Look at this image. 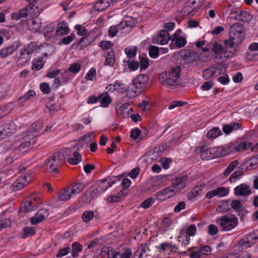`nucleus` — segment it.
I'll use <instances>...</instances> for the list:
<instances>
[{
    "label": "nucleus",
    "instance_id": "f257e3e1",
    "mask_svg": "<svg viewBox=\"0 0 258 258\" xmlns=\"http://www.w3.org/2000/svg\"><path fill=\"white\" fill-rule=\"evenodd\" d=\"M181 77V68L177 66L172 68L170 71L159 74V82L164 86L177 85Z\"/></svg>",
    "mask_w": 258,
    "mask_h": 258
},
{
    "label": "nucleus",
    "instance_id": "f03ea898",
    "mask_svg": "<svg viewBox=\"0 0 258 258\" xmlns=\"http://www.w3.org/2000/svg\"><path fill=\"white\" fill-rule=\"evenodd\" d=\"M37 48V44L34 42H31L22 48L20 50V56L17 61V66L22 67L29 62L32 58L33 52Z\"/></svg>",
    "mask_w": 258,
    "mask_h": 258
},
{
    "label": "nucleus",
    "instance_id": "7ed1b4c3",
    "mask_svg": "<svg viewBox=\"0 0 258 258\" xmlns=\"http://www.w3.org/2000/svg\"><path fill=\"white\" fill-rule=\"evenodd\" d=\"M217 222L223 231H228L236 227L238 223V219L234 215L228 214L219 217Z\"/></svg>",
    "mask_w": 258,
    "mask_h": 258
},
{
    "label": "nucleus",
    "instance_id": "20e7f679",
    "mask_svg": "<svg viewBox=\"0 0 258 258\" xmlns=\"http://www.w3.org/2000/svg\"><path fill=\"white\" fill-rule=\"evenodd\" d=\"M132 254L130 248H126L122 253H119L109 247H103L101 252L103 258H130Z\"/></svg>",
    "mask_w": 258,
    "mask_h": 258
},
{
    "label": "nucleus",
    "instance_id": "39448f33",
    "mask_svg": "<svg viewBox=\"0 0 258 258\" xmlns=\"http://www.w3.org/2000/svg\"><path fill=\"white\" fill-rule=\"evenodd\" d=\"M148 76L143 74L138 75L133 80L131 90L135 95H138L143 91L148 84Z\"/></svg>",
    "mask_w": 258,
    "mask_h": 258
},
{
    "label": "nucleus",
    "instance_id": "423d86ee",
    "mask_svg": "<svg viewBox=\"0 0 258 258\" xmlns=\"http://www.w3.org/2000/svg\"><path fill=\"white\" fill-rule=\"evenodd\" d=\"M246 30L244 25L236 22L232 24L229 28V35L231 39H236L237 43H240L244 39Z\"/></svg>",
    "mask_w": 258,
    "mask_h": 258
},
{
    "label": "nucleus",
    "instance_id": "0eeeda50",
    "mask_svg": "<svg viewBox=\"0 0 258 258\" xmlns=\"http://www.w3.org/2000/svg\"><path fill=\"white\" fill-rule=\"evenodd\" d=\"M257 238L256 234L254 233H250L245 235L234 246V250L242 251L244 248H248L255 243Z\"/></svg>",
    "mask_w": 258,
    "mask_h": 258
},
{
    "label": "nucleus",
    "instance_id": "6e6552de",
    "mask_svg": "<svg viewBox=\"0 0 258 258\" xmlns=\"http://www.w3.org/2000/svg\"><path fill=\"white\" fill-rule=\"evenodd\" d=\"M41 204L40 197L36 194H33L21 205V210L27 213L30 212L35 210Z\"/></svg>",
    "mask_w": 258,
    "mask_h": 258
},
{
    "label": "nucleus",
    "instance_id": "1a4fd4ad",
    "mask_svg": "<svg viewBox=\"0 0 258 258\" xmlns=\"http://www.w3.org/2000/svg\"><path fill=\"white\" fill-rule=\"evenodd\" d=\"M202 2L199 0H188L181 10L184 16L192 17L197 12L202 5Z\"/></svg>",
    "mask_w": 258,
    "mask_h": 258
},
{
    "label": "nucleus",
    "instance_id": "9d476101",
    "mask_svg": "<svg viewBox=\"0 0 258 258\" xmlns=\"http://www.w3.org/2000/svg\"><path fill=\"white\" fill-rule=\"evenodd\" d=\"M36 139L34 134H28L23 138L21 145L16 149V152L22 154L29 150L32 146L35 144Z\"/></svg>",
    "mask_w": 258,
    "mask_h": 258
},
{
    "label": "nucleus",
    "instance_id": "9b49d317",
    "mask_svg": "<svg viewBox=\"0 0 258 258\" xmlns=\"http://www.w3.org/2000/svg\"><path fill=\"white\" fill-rule=\"evenodd\" d=\"M181 32V30L179 29L171 36L170 46L171 49L180 48L186 44V39L184 37L180 35Z\"/></svg>",
    "mask_w": 258,
    "mask_h": 258
},
{
    "label": "nucleus",
    "instance_id": "f8f14e48",
    "mask_svg": "<svg viewBox=\"0 0 258 258\" xmlns=\"http://www.w3.org/2000/svg\"><path fill=\"white\" fill-rule=\"evenodd\" d=\"M31 181L32 177L30 173L21 175L13 183L12 189L14 191L19 190L27 186Z\"/></svg>",
    "mask_w": 258,
    "mask_h": 258
},
{
    "label": "nucleus",
    "instance_id": "ddd939ff",
    "mask_svg": "<svg viewBox=\"0 0 258 258\" xmlns=\"http://www.w3.org/2000/svg\"><path fill=\"white\" fill-rule=\"evenodd\" d=\"M60 166V160L55 156H53L51 158L46 160L44 168L49 172L57 173L58 172V168Z\"/></svg>",
    "mask_w": 258,
    "mask_h": 258
},
{
    "label": "nucleus",
    "instance_id": "4468645a",
    "mask_svg": "<svg viewBox=\"0 0 258 258\" xmlns=\"http://www.w3.org/2000/svg\"><path fill=\"white\" fill-rule=\"evenodd\" d=\"M212 51L214 52L217 55V57H220L222 58L223 61H225L229 57V55H226L227 53V50L225 49L222 44H219L217 42L214 43L211 48ZM230 56H232L234 55V53L230 51Z\"/></svg>",
    "mask_w": 258,
    "mask_h": 258
},
{
    "label": "nucleus",
    "instance_id": "2eb2a0df",
    "mask_svg": "<svg viewBox=\"0 0 258 258\" xmlns=\"http://www.w3.org/2000/svg\"><path fill=\"white\" fill-rule=\"evenodd\" d=\"M2 128L0 130V139H4L7 137L12 136L16 131V126L12 121H8L3 124Z\"/></svg>",
    "mask_w": 258,
    "mask_h": 258
},
{
    "label": "nucleus",
    "instance_id": "dca6fc26",
    "mask_svg": "<svg viewBox=\"0 0 258 258\" xmlns=\"http://www.w3.org/2000/svg\"><path fill=\"white\" fill-rule=\"evenodd\" d=\"M177 194L175 188L171 186L165 188L157 192L155 197L156 199L160 201H164L166 199H169Z\"/></svg>",
    "mask_w": 258,
    "mask_h": 258
},
{
    "label": "nucleus",
    "instance_id": "f3484780",
    "mask_svg": "<svg viewBox=\"0 0 258 258\" xmlns=\"http://www.w3.org/2000/svg\"><path fill=\"white\" fill-rule=\"evenodd\" d=\"M187 180L188 176L187 175H180L172 180V185L178 193L186 187Z\"/></svg>",
    "mask_w": 258,
    "mask_h": 258
},
{
    "label": "nucleus",
    "instance_id": "a211bd4d",
    "mask_svg": "<svg viewBox=\"0 0 258 258\" xmlns=\"http://www.w3.org/2000/svg\"><path fill=\"white\" fill-rule=\"evenodd\" d=\"M20 42L16 41H14L9 46L3 48L0 50V56L2 58L7 57L16 51L20 47Z\"/></svg>",
    "mask_w": 258,
    "mask_h": 258
},
{
    "label": "nucleus",
    "instance_id": "6ab92c4d",
    "mask_svg": "<svg viewBox=\"0 0 258 258\" xmlns=\"http://www.w3.org/2000/svg\"><path fill=\"white\" fill-rule=\"evenodd\" d=\"M114 183V181L112 180L110 178H105L99 181L97 187L96 189H92V191L95 192V190H96L99 192H103Z\"/></svg>",
    "mask_w": 258,
    "mask_h": 258
},
{
    "label": "nucleus",
    "instance_id": "aec40b11",
    "mask_svg": "<svg viewBox=\"0 0 258 258\" xmlns=\"http://www.w3.org/2000/svg\"><path fill=\"white\" fill-rule=\"evenodd\" d=\"M197 154H200L203 160L213 159L211 148H208L206 145H203L197 148L195 150Z\"/></svg>",
    "mask_w": 258,
    "mask_h": 258
},
{
    "label": "nucleus",
    "instance_id": "412c9836",
    "mask_svg": "<svg viewBox=\"0 0 258 258\" xmlns=\"http://www.w3.org/2000/svg\"><path fill=\"white\" fill-rule=\"evenodd\" d=\"M49 212L45 209H42L38 211L35 216L31 218V222L32 224H36L43 221L48 216Z\"/></svg>",
    "mask_w": 258,
    "mask_h": 258
},
{
    "label": "nucleus",
    "instance_id": "4be33fe9",
    "mask_svg": "<svg viewBox=\"0 0 258 258\" xmlns=\"http://www.w3.org/2000/svg\"><path fill=\"white\" fill-rule=\"evenodd\" d=\"M181 57L185 63H190L197 60L199 56L196 52L185 50L181 52Z\"/></svg>",
    "mask_w": 258,
    "mask_h": 258
},
{
    "label": "nucleus",
    "instance_id": "5701e85b",
    "mask_svg": "<svg viewBox=\"0 0 258 258\" xmlns=\"http://www.w3.org/2000/svg\"><path fill=\"white\" fill-rule=\"evenodd\" d=\"M171 39V36L167 30H163L160 31L159 35L154 39L157 44L165 45Z\"/></svg>",
    "mask_w": 258,
    "mask_h": 258
},
{
    "label": "nucleus",
    "instance_id": "b1692460",
    "mask_svg": "<svg viewBox=\"0 0 258 258\" xmlns=\"http://www.w3.org/2000/svg\"><path fill=\"white\" fill-rule=\"evenodd\" d=\"M234 190V194L239 196L245 197L248 196L251 193L249 186L243 183L237 186Z\"/></svg>",
    "mask_w": 258,
    "mask_h": 258
},
{
    "label": "nucleus",
    "instance_id": "393cba45",
    "mask_svg": "<svg viewBox=\"0 0 258 258\" xmlns=\"http://www.w3.org/2000/svg\"><path fill=\"white\" fill-rule=\"evenodd\" d=\"M117 0H99L94 5L95 9L98 12H101L109 7L111 4Z\"/></svg>",
    "mask_w": 258,
    "mask_h": 258
},
{
    "label": "nucleus",
    "instance_id": "a878e982",
    "mask_svg": "<svg viewBox=\"0 0 258 258\" xmlns=\"http://www.w3.org/2000/svg\"><path fill=\"white\" fill-rule=\"evenodd\" d=\"M28 3V7L31 12V17H37L40 13V9L37 6V0H26Z\"/></svg>",
    "mask_w": 258,
    "mask_h": 258
},
{
    "label": "nucleus",
    "instance_id": "bb28decb",
    "mask_svg": "<svg viewBox=\"0 0 258 258\" xmlns=\"http://www.w3.org/2000/svg\"><path fill=\"white\" fill-rule=\"evenodd\" d=\"M234 14L237 15L235 19L243 22H249L252 19V16L246 11H237L234 12Z\"/></svg>",
    "mask_w": 258,
    "mask_h": 258
},
{
    "label": "nucleus",
    "instance_id": "cd10ccee",
    "mask_svg": "<svg viewBox=\"0 0 258 258\" xmlns=\"http://www.w3.org/2000/svg\"><path fill=\"white\" fill-rule=\"evenodd\" d=\"M149 251V248L146 243L142 244L134 253V256H139V258H146Z\"/></svg>",
    "mask_w": 258,
    "mask_h": 258
},
{
    "label": "nucleus",
    "instance_id": "c85d7f7f",
    "mask_svg": "<svg viewBox=\"0 0 258 258\" xmlns=\"http://www.w3.org/2000/svg\"><path fill=\"white\" fill-rule=\"evenodd\" d=\"M69 33V29L66 22L63 21L58 23L57 25V29L55 34L57 36L66 35Z\"/></svg>",
    "mask_w": 258,
    "mask_h": 258
},
{
    "label": "nucleus",
    "instance_id": "c756f323",
    "mask_svg": "<svg viewBox=\"0 0 258 258\" xmlns=\"http://www.w3.org/2000/svg\"><path fill=\"white\" fill-rule=\"evenodd\" d=\"M99 101L100 102L101 106L107 107L111 103V98L107 92H104L99 95Z\"/></svg>",
    "mask_w": 258,
    "mask_h": 258
},
{
    "label": "nucleus",
    "instance_id": "7c9ffc66",
    "mask_svg": "<svg viewBox=\"0 0 258 258\" xmlns=\"http://www.w3.org/2000/svg\"><path fill=\"white\" fill-rule=\"evenodd\" d=\"M70 187L64 188L58 193V198L60 201H68L71 198Z\"/></svg>",
    "mask_w": 258,
    "mask_h": 258
},
{
    "label": "nucleus",
    "instance_id": "2f4dec72",
    "mask_svg": "<svg viewBox=\"0 0 258 258\" xmlns=\"http://www.w3.org/2000/svg\"><path fill=\"white\" fill-rule=\"evenodd\" d=\"M105 57L106 58L105 65H108L112 67L115 63V55L112 49L105 52Z\"/></svg>",
    "mask_w": 258,
    "mask_h": 258
},
{
    "label": "nucleus",
    "instance_id": "473e14b6",
    "mask_svg": "<svg viewBox=\"0 0 258 258\" xmlns=\"http://www.w3.org/2000/svg\"><path fill=\"white\" fill-rule=\"evenodd\" d=\"M27 24L29 29L34 32L38 31L41 26L40 23L35 19H30L27 20Z\"/></svg>",
    "mask_w": 258,
    "mask_h": 258
},
{
    "label": "nucleus",
    "instance_id": "72a5a7b5",
    "mask_svg": "<svg viewBox=\"0 0 258 258\" xmlns=\"http://www.w3.org/2000/svg\"><path fill=\"white\" fill-rule=\"evenodd\" d=\"M42 121L39 120L36 121L31 125V130L33 131L28 134H34L35 136V138H36V137L38 136V135L37 134V132H39L42 130Z\"/></svg>",
    "mask_w": 258,
    "mask_h": 258
},
{
    "label": "nucleus",
    "instance_id": "f704fd0d",
    "mask_svg": "<svg viewBox=\"0 0 258 258\" xmlns=\"http://www.w3.org/2000/svg\"><path fill=\"white\" fill-rule=\"evenodd\" d=\"M211 149L212 150V154L213 155V158L225 155V152H224L225 151L223 146L215 147L211 148Z\"/></svg>",
    "mask_w": 258,
    "mask_h": 258
},
{
    "label": "nucleus",
    "instance_id": "c9c22d12",
    "mask_svg": "<svg viewBox=\"0 0 258 258\" xmlns=\"http://www.w3.org/2000/svg\"><path fill=\"white\" fill-rule=\"evenodd\" d=\"M236 147V152H241L243 151L249 147H251V144L250 143H247L246 142L242 141H236L235 142Z\"/></svg>",
    "mask_w": 258,
    "mask_h": 258
},
{
    "label": "nucleus",
    "instance_id": "e433bc0d",
    "mask_svg": "<svg viewBox=\"0 0 258 258\" xmlns=\"http://www.w3.org/2000/svg\"><path fill=\"white\" fill-rule=\"evenodd\" d=\"M73 157L69 158L68 159V162L72 165L78 164L81 160L82 156L80 153L75 151L73 154Z\"/></svg>",
    "mask_w": 258,
    "mask_h": 258
},
{
    "label": "nucleus",
    "instance_id": "4c0bfd02",
    "mask_svg": "<svg viewBox=\"0 0 258 258\" xmlns=\"http://www.w3.org/2000/svg\"><path fill=\"white\" fill-rule=\"evenodd\" d=\"M84 184L82 183L77 182L72 186V188H70V190L73 195H75L80 193L84 189Z\"/></svg>",
    "mask_w": 258,
    "mask_h": 258
},
{
    "label": "nucleus",
    "instance_id": "58836bf2",
    "mask_svg": "<svg viewBox=\"0 0 258 258\" xmlns=\"http://www.w3.org/2000/svg\"><path fill=\"white\" fill-rule=\"evenodd\" d=\"M82 245L78 242H74L72 245V255L74 257H77L79 255V252L82 250Z\"/></svg>",
    "mask_w": 258,
    "mask_h": 258
},
{
    "label": "nucleus",
    "instance_id": "ea45409f",
    "mask_svg": "<svg viewBox=\"0 0 258 258\" xmlns=\"http://www.w3.org/2000/svg\"><path fill=\"white\" fill-rule=\"evenodd\" d=\"M239 164V161L235 160L232 161L225 170L223 175L224 176H228Z\"/></svg>",
    "mask_w": 258,
    "mask_h": 258
},
{
    "label": "nucleus",
    "instance_id": "a19ab883",
    "mask_svg": "<svg viewBox=\"0 0 258 258\" xmlns=\"http://www.w3.org/2000/svg\"><path fill=\"white\" fill-rule=\"evenodd\" d=\"M230 210L229 207V202L228 201L223 202L218 207L216 208V211L219 213H225Z\"/></svg>",
    "mask_w": 258,
    "mask_h": 258
},
{
    "label": "nucleus",
    "instance_id": "79ce46f5",
    "mask_svg": "<svg viewBox=\"0 0 258 258\" xmlns=\"http://www.w3.org/2000/svg\"><path fill=\"white\" fill-rule=\"evenodd\" d=\"M222 134L221 130L217 127H213L210 130L207 135L208 138L215 139Z\"/></svg>",
    "mask_w": 258,
    "mask_h": 258
},
{
    "label": "nucleus",
    "instance_id": "37998d69",
    "mask_svg": "<svg viewBox=\"0 0 258 258\" xmlns=\"http://www.w3.org/2000/svg\"><path fill=\"white\" fill-rule=\"evenodd\" d=\"M122 24L120 23L116 26H111L108 30V35L110 37H114L119 30H122Z\"/></svg>",
    "mask_w": 258,
    "mask_h": 258
},
{
    "label": "nucleus",
    "instance_id": "c03bdc74",
    "mask_svg": "<svg viewBox=\"0 0 258 258\" xmlns=\"http://www.w3.org/2000/svg\"><path fill=\"white\" fill-rule=\"evenodd\" d=\"M124 29L126 27H129L130 29L136 24L135 20L131 17H127L126 19L120 23Z\"/></svg>",
    "mask_w": 258,
    "mask_h": 258
},
{
    "label": "nucleus",
    "instance_id": "a18cd8bd",
    "mask_svg": "<svg viewBox=\"0 0 258 258\" xmlns=\"http://www.w3.org/2000/svg\"><path fill=\"white\" fill-rule=\"evenodd\" d=\"M44 65L42 58L35 59L32 62V69L39 71L41 69Z\"/></svg>",
    "mask_w": 258,
    "mask_h": 258
},
{
    "label": "nucleus",
    "instance_id": "49530a36",
    "mask_svg": "<svg viewBox=\"0 0 258 258\" xmlns=\"http://www.w3.org/2000/svg\"><path fill=\"white\" fill-rule=\"evenodd\" d=\"M123 197V192L121 190L117 195H111L107 197V201L108 203H112L120 201Z\"/></svg>",
    "mask_w": 258,
    "mask_h": 258
},
{
    "label": "nucleus",
    "instance_id": "de8ad7c7",
    "mask_svg": "<svg viewBox=\"0 0 258 258\" xmlns=\"http://www.w3.org/2000/svg\"><path fill=\"white\" fill-rule=\"evenodd\" d=\"M138 48L137 46H128L125 48L124 52L128 58H132L137 54Z\"/></svg>",
    "mask_w": 258,
    "mask_h": 258
},
{
    "label": "nucleus",
    "instance_id": "09e8293b",
    "mask_svg": "<svg viewBox=\"0 0 258 258\" xmlns=\"http://www.w3.org/2000/svg\"><path fill=\"white\" fill-rule=\"evenodd\" d=\"M203 187L202 185L196 186L194 187L190 192L188 193V198L190 199H194L199 195V193L202 191Z\"/></svg>",
    "mask_w": 258,
    "mask_h": 258
},
{
    "label": "nucleus",
    "instance_id": "8fccbe9b",
    "mask_svg": "<svg viewBox=\"0 0 258 258\" xmlns=\"http://www.w3.org/2000/svg\"><path fill=\"white\" fill-rule=\"evenodd\" d=\"M94 216V214L93 211H86L83 213L82 218L84 222L88 223L93 218Z\"/></svg>",
    "mask_w": 258,
    "mask_h": 258
},
{
    "label": "nucleus",
    "instance_id": "3c124183",
    "mask_svg": "<svg viewBox=\"0 0 258 258\" xmlns=\"http://www.w3.org/2000/svg\"><path fill=\"white\" fill-rule=\"evenodd\" d=\"M216 195L219 197L227 196L229 193V189L225 187L221 186L215 189Z\"/></svg>",
    "mask_w": 258,
    "mask_h": 258
},
{
    "label": "nucleus",
    "instance_id": "603ef678",
    "mask_svg": "<svg viewBox=\"0 0 258 258\" xmlns=\"http://www.w3.org/2000/svg\"><path fill=\"white\" fill-rule=\"evenodd\" d=\"M113 45V43L110 41H101L99 43V46L106 52L112 49L111 47Z\"/></svg>",
    "mask_w": 258,
    "mask_h": 258
},
{
    "label": "nucleus",
    "instance_id": "864d4df0",
    "mask_svg": "<svg viewBox=\"0 0 258 258\" xmlns=\"http://www.w3.org/2000/svg\"><path fill=\"white\" fill-rule=\"evenodd\" d=\"M243 171L241 170H237L233 173L229 177V180L231 183L234 182L242 176Z\"/></svg>",
    "mask_w": 258,
    "mask_h": 258
},
{
    "label": "nucleus",
    "instance_id": "5fc2aeb1",
    "mask_svg": "<svg viewBox=\"0 0 258 258\" xmlns=\"http://www.w3.org/2000/svg\"><path fill=\"white\" fill-rule=\"evenodd\" d=\"M224 147V152H225V155L230 153H236V147L235 143H229L225 145Z\"/></svg>",
    "mask_w": 258,
    "mask_h": 258
},
{
    "label": "nucleus",
    "instance_id": "6e6d98bb",
    "mask_svg": "<svg viewBox=\"0 0 258 258\" xmlns=\"http://www.w3.org/2000/svg\"><path fill=\"white\" fill-rule=\"evenodd\" d=\"M155 202L153 198H149L141 203L140 206L144 209H147L150 207Z\"/></svg>",
    "mask_w": 258,
    "mask_h": 258
},
{
    "label": "nucleus",
    "instance_id": "4d7b16f0",
    "mask_svg": "<svg viewBox=\"0 0 258 258\" xmlns=\"http://www.w3.org/2000/svg\"><path fill=\"white\" fill-rule=\"evenodd\" d=\"M202 256L209 255L211 253V248L209 245L201 246L198 249Z\"/></svg>",
    "mask_w": 258,
    "mask_h": 258
},
{
    "label": "nucleus",
    "instance_id": "13d9d810",
    "mask_svg": "<svg viewBox=\"0 0 258 258\" xmlns=\"http://www.w3.org/2000/svg\"><path fill=\"white\" fill-rule=\"evenodd\" d=\"M81 64L79 63H74L70 66V67L68 68V69L66 71V72H67L68 71H69L70 72H72L73 73H78L80 70H81Z\"/></svg>",
    "mask_w": 258,
    "mask_h": 258
},
{
    "label": "nucleus",
    "instance_id": "bf43d9fd",
    "mask_svg": "<svg viewBox=\"0 0 258 258\" xmlns=\"http://www.w3.org/2000/svg\"><path fill=\"white\" fill-rule=\"evenodd\" d=\"M150 56L152 58H156L159 55L158 48L155 46H150L149 48Z\"/></svg>",
    "mask_w": 258,
    "mask_h": 258
},
{
    "label": "nucleus",
    "instance_id": "052dcab7",
    "mask_svg": "<svg viewBox=\"0 0 258 258\" xmlns=\"http://www.w3.org/2000/svg\"><path fill=\"white\" fill-rule=\"evenodd\" d=\"M216 73V71H215L214 68H210L208 69H206L203 71V77L205 78L208 79L210 77H212L214 76Z\"/></svg>",
    "mask_w": 258,
    "mask_h": 258
},
{
    "label": "nucleus",
    "instance_id": "680f3d73",
    "mask_svg": "<svg viewBox=\"0 0 258 258\" xmlns=\"http://www.w3.org/2000/svg\"><path fill=\"white\" fill-rule=\"evenodd\" d=\"M230 36H229V38L228 39L225 40L224 41V44L227 49L229 48H233L234 47V45L235 43H237V41H236V39H231Z\"/></svg>",
    "mask_w": 258,
    "mask_h": 258
},
{
    "label": "nucleus",
    "instance_id": "e2e57ef3",
    "mask_svg": "<svg viewBox=\"0 0 258 258\" xmlns=\"http://www.w3.org/2000/svg\"><path fill=\"white\" fill-rule=\"evenodd\" d=\"M74 37H75V35L73 33H71L69 36L63 37L61 39V42H59V44H63L65 45L69 44L73 41Z\"/></svg>",
    "mask_w": 258,
    "mask_h": 258
},
{
    "label": "nucleus",
    "instance_id": "0e129e2a",
    "mask_svg": "<svg viewBox=\"0 0 258 258\" xmlns=\"http://www.w3.org/2000/svg\"><path fill=\"white\" fill-rule=\"evenodd\" d=\"M197 231V227L195 224H191L189 226L186 230V235L191 236H194Z\"/></svg>",
    "mask_w": 258,
    "mask_h": 258
},
{
    "label": "nucleus",
    "instance_id": "69168bd1",
    "mask_svg": "<svg viewBox=\"0 0 258 258\" xmlns=\"http://www.w3.org/2000/svg\"><path fill=\"white\" fill-rule=\"evenodd\" d=\"M18 12L19 15H20L21 18H26L28 15L31 16V12L28 7H26L23 9H21Z\"/></svg>",
    "mask_w": 258,
    "mask_h": 258
},
{
    "label": "nucleus",
    "instance_id": "338daca9",
    "mask_svg": "<svg viewBox=\"0 0 258 258\" xmlns=\"http://www.w3.org/2000/svg\"><path fill=\"white\" fill-rule=\"evenodd\" d=\"M89 44V41L88 38L86 37H83L80 40L78 47L80 49H82L88 46Z\"/></svg>",
    "mask_w": 258,
    "mask_h": 258
},
{
    "label": "nucleus",
    "instance_id": "774afa93",
    "mask_svg": "<svg viewBox=\"0 0 258 258\" xmlns=\"http://www.w3.org/2000/svg\"><path fill=\"white\" fill-rule=\"evenodd\" d=\"M149 60L147 58H140V69L141 70H146L149 67Z\"/></svg>",
    "mask_w": 258,
    "mask_h": 258
}]
</instances>
